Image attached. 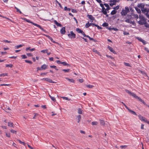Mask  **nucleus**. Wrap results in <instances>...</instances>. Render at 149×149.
Returning <instances> with one entry per match:
<instances>
[{
    "mask_svg": "<svg viewBox=\"0 0 149 149\" xmlns=\"http://www.w3.org/2000/svg\"><path fill=\"white\" fill-rule=\"evenodd\" d=\"M24 20L25 21H26V22H27L28 23H31L32 24H33V25L38 27V28H40L41 30L43 31L44 32H47L43 28H42L40 25L38 24H37L31 21L30 20H29L28 19H26V18H24Z\"/></svg>",
    "mask_w": 149,
    "mask_h": 149,
    "instance_id": "1",
    "label": "nucleus"
},
{
    "mask_svg": "<svg viewBox=\"0 0 149 149\" xmlns=\"http://www.w3.org/2000/svg\"><path fill=\"white\" fill-rule=\"evenodd\" d=\"M138 7L141 8V10L143 13H146L148 8L145 7V4L143 3L138 4Z\"/></svg>",
    "mask_w": 149,
    "mask_h": 149,
    "instance_id": "2",
    "label": "nucleus"
},
{
    "mask_svg": "<svg viewBox=\"0 0 149 149\" xmlns=\"http://www.w3.org/2000/svg\"><path fill=\"white\" fill-rule=\"evenodd\" d=\"M125 9H123L121 12V15L123 17L125 16L127 13L130 11L129 8L128 7H125Z\"/></svg>",
    "mask_w": 149,
    "mask_h": 149,
    "instance_id": "3",
    "label": "nucleus"
},
{
    "mask_svg": "<svg viewBox=\"0 0 149 149\" xmlns=\"http://www.w3.org/2000/svg\"><path fill=\"white\" fill-rule=\"evenodd\" d=\"M68 37L70 38H76V34H74L72 31L70 32V33L68 34Z\"/></svg>",
    "mask_w": 149,
    "mask_h": 149,
    "instance_id": "4",
    "label": "nucleus"
},
{
    "mask_svg": "<svg viewBox=\"0 0 149 149\" xmlns=\"http://www.w3.org/2000/svg\"><path fill=\"white\" fill-rule=\"evenodd\" d=\"M146 21L145 18L144 17H143L139 21L138 23L140 25H142L144 24V23H145Z\"/></svg>",
    "mask_w": 149,
    "mask_h": 149,
    "instance_id": "5",
    "label": "nucleus"
},
{
    "mask_svg": "<svg viewBox=\"0 0 149 149\" xmlns=\"http://www.w3.org/2000/svg\"><path fill=\"white\" fill-rule=\"evenodd\" d=\"M125 91L135 98L136 96H137L135 93H131V91H129L128 90H125Z\"/></svg>",
    "mask_w": 149,
    "mask_h": 149,
    "instance_id": "6",
    "label": "nucleus"
},
{
    "mask_svg": "<svg viewBox=\"0 0 149 149\" xmlns=\"http://www.w3.org/2000/svg\"><path fill=\"white\" fill-rule=\"evenodd\" d=\"M102 9L101 12L102 13L106 15L107 17H108V15L107 14V12L106 11V9H105L104 7H102Z\"/></svg>",
    "mask_w": 149,
    "mask_h": 149,
    "instance_id": "7",
    "label": "nucleus"
},
{
    "mask_svg": "<svg viewBox=\"0 0 149 149\" xmlns=\"http://www.w3.org/2000/svg\"><path fill=\"white\" fill-rule=\"evenodd\" d=\"M42 80H45L48 82L50 83H55V82L53 81L52 80L48 78H43L42 79Z\"/></svg>",
    "mask_w": 149,
    "mask_h": 149,
    "instance_id": "8",
    "label": "nucleus"
},
{
    "mask_svg": "<svg viewBox=\"0 0 149 149\" xmlns=\"http://www.w3.org/2000/svg\"><path fill=\"white\" fill-rule=\"evenodd\" d=\"M135 98L137 99H138L139 101L142 102L144 105H146V104L145 102L141 98L138 97L137 96H136Z\"/></svg>",
    "mask_w": 149,
    "mask_h": 149,
    "instance_id": "9",
    "label": "nucleus"
},
{
    "mask_svg": "<svg viewBox=\"0 0 149 149\" xmlns=\"http://www.w3.org/2000/svg\"><path fill=\"white\" fill-rule=\"evenodd\" d=\"M87 16L90 19L92 20L91 21V22H93V21L95 19L94 17H93V16L91 15H87Z\"/></svg>",
    "mask_w": 149,
    "mask_h": 149,
    "instance_id": "10",
    "label": "nucleus"
},
{
    "mask_svg": "<svg viewBox=\"0 0 149 149\" xmlns=\"http://www.w3.org/2000/svg\"><path fill=\"white\" fill-rule=\"evenodd\" d=\"M65 27H63L60 30V32L62 34H64L65 33Z\"/></svg>",
    "mask_w": 149,
    "mask_h": 149,
    "instance_id": "11",
    "label": "nucleus"
},
{
    "mask_svg": "<svg viewBox=\"0 0 149 149\" xmlns=\"http://www.w3.org/2000/svg\"><path fill=\"white\" fill-rule=\"evenodd\" d=\"M54 23L55 24H56L57 26H60L61 27H62V25L61 24L57 22L56 20H54Z\"/></svg>",
    "mask_w": 149,
    "mask_h": 149,
    "instance_id": "12",
    "label": "nucleus"
},
{
    "mask_svg": "<svg viewBox=\"0 0 149 149\" xmlns=\"http://www.w3.org/2000/svg\"><path fill=\"white\" fill-rule=\"evenodd\" d=\"M125 22L130 24H133L134 23V21H132L130 19H127L125 20Z\"/></svg>",
    "mask_w": 149,
    "mask_h": 149,
    "instance_id": "13",
    "label": "nucleus"
},
{
    "mask_svg": "<svg viewBox=\"0 0 149 149\" xmlns=\"http://www.w3.org/2000/svg\"><path fill=\"white\" fill-rule=\"evenodd\" d=\"M127 110L129 111L132 114L134 115L137 116V114L134 111L132 110H131L129 108L128 109H127Z\"/></svg>",
    "mask_w": 149,
    "mask_h": 149,
    "instance_id": "14",
    "label": "nucleus"
},
{
    "mask_svg": "<svg viewBox=\"0 0 149 149\" xmlns=\"http://www.w3.org/2000/svg\"><path fill=\"white\" fill-rule=\"evenodd\" d=\"M108 48L109 49V50L111 51V52H113V53L115 54L116 52L114 51L113 49L111 47L109 46L108 47Z\"/></svg>",
    "mask_w": 149,
    "mask_h": 149,
    "instance_id": "15",
    "label": "nucleus"
},
{
    "mask_svg": "<svg viewBox=\"0 0 149 149\" xmlns=\"http://www.w3.org/2000/svg\"><path fill=\"white\" fill-rule=\"evenodd\" d=\"M48 65H46L45 64H44L42 65L41 67L42 70H44L46 69Z\"/></svg>",
    "mask_w": 149,
    "mask_h": 149,
    "instance_id": "16",
    "label": "nucleus"
},
{
    "mask_svg": "<svg viewBox=\"0 0 149 149\" xmlns=\"http://www.w3.org/2000/svg\"><path fill=\"white\" fill-rule=\"evenodd\" d=\"M110 3H109V5L111 6H112L113 5H115L116 4L115 2L112 1V0H111L110 1Z\"/></svg>",
    "mask_w": 149,
    "mask_h": 149,
    "instance_id": "17",
    "label": "nucleus"
},
{
    "mask_svg": "<svg viewBox=\"0 0 149 149\" xmlns=\"http://www.w3.org/2000/svg\"><path fill=\"white\" fill-rule=\"evenodd\" d=\"M138 117H139V119L142 121H143L144 119H145V117L142 116L141 115H139L138 116Z\"/></svg>",
    "mask_w": 149,
    "mask_h": 149,
    "instance_id": "18",
    "label": "nucleus"
},
{
    "mask_svg": "<svg viewBox=\"0 0 149 149\" xmlns=\"http://www.w3.org/2000/svg\"><path fill=\"white\" fill-rule=\"evenodd\" d=\"M30 47H27L26 48V51H28L29 50L30 51H33L36 50V49L35 48H33L32 49H30Z\"/></svg>",
    "mask_w": 149,
    "mask_h": 149,
    "instance_id": "19",
    "label": "nucleus"
},
{
    "mask_svg": "<svg viewBox=\"0 0 149 149\" xmlns=\"http://www.w3.org/2000/svg\"><path fill=\"white\" fill-rule=\"evenodd\" d=\"M49 97L51 98V100L54 102H55L56 101V100L55 98L54 97L50 95L49 94Z\"/></svg>",
    "mask_w": 149,
    "mask_h": 149,
    "instance_id": "20",
    "label": "nucleus"
},
{
    "mask_svg": "<svg viewBox=\"0 0 149 149\" xmlns=\"http://www.w3.org/2000/svg\"><path fill=\"white\" fill-rule=\"evenodd\" d=\"M8 126L13 127V123L8 122Z\"/></svg>",
    "mask_w": 149,
    "mask_h": 149,
    "instance_id": "21",
    "label": "nucleus"
},
{
    "mask_svg": "<svg viewBox=\"0 0 149 149\" xmlns=\"http://www.w3.org/2000/svg\"><path fill=\"white\" fill-rule=\"evenodd\" d=\"M139 41L142 42L144 45H145L146 44V42L145 41V40H143L141 38H140L139 39Z\"/></svg>",
    "mask_w": 149,
    "mask_h": 149,
    "instance_id": "22",
    "label": "nucleus"
},
{
    "mask_svg": "<svg viewBox=\"0 0 149 149\" xmlns=\"http://www.w3.org/2000/svg\"><path fill=\"white\" fill-rule=\"evenodd\" d=\"M100 124L101 125H102V126H104V125L105 124V123L104 122V121L103 120H100Z\"/></svg>",
    "mask_w": 149,
    "mask_h": 149,
    "instance_id": "23",
    "label": "nucleus"
},
{
    "mask_svg": "<svg viewBox=\"0 0 149 149\" xmlns=\"http://www.w3.org/2000/svg\"><path fill=\"white\" fill-rule=\"evenodd\" d=\"M23 45L21 44L19 45L15 46V47L16 49H17L19 48V47H23Z\"/></svg>",
    "mask_w": 149,
    "mask_h": 149,
    "instance_id": "24",
    "label": "nucleus"
},
{
    "mask_svg": "<svg viewBox=\"0 0 149 149\" xmlns=\"http://www.w3.org/2000/svg\"><path fill=\"white\" fill-rule=\"evenodd\" d=\"M66 79H67L68 81H69L70 82L72 83H74V80L73 79H70L68 78H66Z\"/></svg>",
    "mask_w": 149,
    "mask_h": 149,
    "instance_id": "25",
    "label": "nucleus"
},
{
    "mask_svg": "<svg viewBox=\"0 0 149 149\" xmlns=\"http://www.w3.org/2000/svg\"><path fill=\"white\" fill-rule=\"evenodd\" d=\"M76 31H77L78 32V33H81L82 32V31L81 30V29H79V28H77L76 29Z\"/></svg>",
    "mask_w": 149,
    "mask_h": 149,
    "instance_id": "26",
    "label": "nucleus"
},
{
    "mask_svg": "<svg viewBox=\"0 0 149 149\" xmlns=\"http://www.w3.org/2000/svg\"><path fill=\"white\" fill-rule=\"evenodd\" d=\"M146 15L147 16V17L149 18V8H148L147 11L146 12Z\"/></svg>",
    "mask_w": 149,
    "mask_h": 149,
    "instance_id": "27",
    "label": "nucleus"
},
{
    "mask_svg": "<svg viewBox=\"0 0 149 149\" xmlns=\"http://www.w3.org/2000/svg\"><path fill=\"white\" fill-rule=\"evenodd\" d=\"M117 13V11L114 10H112L111 13V15H114L115 14H116Z\"/></svg>",
    "mask_w": 149,
    "mask_h": 149,
    "instance_id": "28",
    "label": "nucleus"
},
{
    "mask_svg": "<svg viewBox=\"0 0 149 149\" xmlns=\"http://www.w3.org/2000/svg\"><path fill=\"white\" fill-rule=\"evenodd\" d=\"M64 9L65 10L68 11H70L71 10L70 8H68L67 6L65 7Z\"/></svg>",
    "mask_w": 149,
    "mask_h": 149,
    "instance_id": "29",
    "label": "nucleus"
},
{
    "mask_svg": "<svg viewBox=\"0 0 149 149\" xmlns=\"http://www.w3.org/2000/svg\"><path fill=\"white\" fill-rule=\"evenodd\" d=\"M8 74L7 73H4L2 74H0V77L2 76L4 77L5 76H7Z\"/></svg>",
    "mask_w": 149,
    "mask_h": 149,
    "instance_id": "30",
    "label": "nucleus"
},
{
    "mask_svg": "<svg viewBox=\"0 0 149 149\" xmlns=\"http://www.w3.org/2000/svg\"><path fill=\"white\" fill-rule=\"evenodd\" d=\"M135 9L138 13H141V11L140 9H139L137 7H136Z\"/></svg>",
    "mask_w": 149,
    "mask_h": 149,
    "instance_id": "31",
    "label": "nucleus"
},
{
    "mask_svg": "<svg viewBox=\"0 0 149 149\" xmlns=\"http://www.w3.org/2000/svg\"><path fill=\"white\" fill-rule=\"evenodd\" d=\"M109 24H108L107 22H104L103 23L102 26L104 27H107L108 26Z\"/></svg>",
    "mask_w": 149,
    "mask_h": 149,
    "instance_id": "32",
    "label": "nucleus"
},
{
    "mask_svg": "<svg viewBox=\"0 0 149 149\" xmlns=\"http://www.w3.org/2000/svg\"><path fill=\"white\" fill-rule=\"evenodd\" d=\"M78 113L79 114H81L82 113V110L80 108H79L78 111Z\"/></svg>",
    "mask_w": 149,
    "mask_h": 149,
    "instance_id": "33",
    "label": "nucleus"
},
{
    "mask_svg": "<svg viewBox=\"0 0 149 149\" xmlns=\"http://www.w3.org/2000/svg\"><path fill=\"white\" fill-rule=\"evenodd\" d=\"M50 67L52 68H53L55 69L56 70H58V69L56 68V67L55 65H50Z\"/></svg>",
    "mask_w": 149,
    "mask_h": 149,
    "instance_id": "34",
    "label": "nucleus"
},
{
    "mask_svg": "<svg viewBox=\"0 0 149 149\" xmlns=\"http://www.w3.org/2000/svg\"><path fill=\"white\" fill-rule=\"evenodd\" d=\"M25 61L26 63H29L31 64H32L33 63L31 61L27 60H25Z\"/></svg>",
    "mask_w": 149,
    "mask_h": 149,
    "instance_id": "35",
    "label": "nucleus"
},
{
    "mask_svg": "<svg viewBox=\"0 0 149 149\" xmlns=\"http://www.w3.org/2000/svg\"><path fill=\"white\" fill-rule=\"evenodd\" d=\"M62 71H64L65 72H67L70 71V69H63Z\"/></svg>",
    "mask_w": 149,
    "mask_h": 149,
    "instance_id": "36",
    "label": "nucleus"
},
{
    "mask_svg": "<svg viewBox=\"0 0 149 149\" xmlns=\"http://www.w3.org/2000/svg\"><path fill=\"white\" fill-rule=\"evenodd\" d=\"M98 122H92L91 123V124L92 125H97L98 124Z\"/></svg>",
    "mask_w": 149,
    "mask_h": 149,
    "instance_id": "37",
    "label": "nucleus"
},
{
    "mask_svg": "<svg viewBox=\"0 0 149 149\" xmlns=\"http://www.w3.org/2000/svg\"><path fill=\"white\" fill-rule=\"evenodd\" d=\"M13 66L12 64H6V67H10L12 68Z\"/></svg>",
    "mask_w": 149,
    "mask_h": 149,
    "instance_id": "38",
    "label": "nucleus"
},
{
    "mask_svg": "<svg viewBox=\"0 0 149 149\" xmlns=\"http://www.w3.org/2000/svg\"><path fill=\"white\" fill-rule=\"evenodd\" d=\"M62 98H63V99H65L67 100H68V101H70V99H69L68 97H61Z\"/></svg>",
    "mask_w": 149,
    "mask_h": 149,
    "instance_id": "39",
    "label": "nucleus"
},
{
    "mask_svg": "<svg viewBox=\"0 0 149 149\" xmlns=\"http://www.w3.org/2000/svg\"><path fill=\"white\" fill-rule=\"evenodd\" d=\"M124 64L126 66H128V67H131V65H130V64L129 63L124 62Z\"/></svg>",
    "mask_w": 149,
    "mask_h": 149,
    "instance_id": "40",
    "label": "nucleus"
},
{
    "mask_svg": "<svg viewBox=\"0 0 149 149\" xmlns=\"http://www.w3.org/2000/svg\"><path fill=\"white\" fill-rule=\"evenodd\" d=\"M61 64H63L64 65H69L66 62H63L61 63Z\"/></svg>",
    "mask_w": 149,
    "mask_h": 149,
    "instance_id": "41",
    "label": "nucleus"
},
{
    "mask_svg": "<svg viewBox=\"0 0 149 149\" xmlns=\"http://www.w3.org/2000/svg\"><path fill=\"white\" fill-rule=\"evenodd\" d=\"M41 52H42L43 53H47L48 52V50L47 49L45 50H41Z\"/></svg>",
    "mask_w": 149,
    "mask_h": 149,
    "instance_id": "42",
    "label": "nucleus"
},
{
    "mask_svg": "<svg viewBox=\"0 0 149 149\" xmlns=\"http://www.w3.org/2000/svg\"><path fill=\"white\" fill-rule=\"evenodd\" d=\"M17 140L19 142V143L21 144H23V145H25V143L24 142L22 141L21 140L19 139H17Z\"/></svg>",
    "mask_w": 149,
    "mask_h": 149,
    "instance_id": "43",
    "label": "nucleus"
},
{
    "mask_svg": "<svg viewBox=\"0 0 149 149\" xmlns=\"http://www.w3.org/2000/svg\"><path fill=\"white\" fill-rule=\"evenodd\" d=\"M144 23V24L146 27L149 28V24L147 23L146 21Z\"/></svg>",
    "mask_w": 149,
    "mask_h": 149,
    "instance_id": "44",
    "label": "nucleus"
},
{
    "mask_svg": "<svg viewBox=\"0 0 149 149\" xmlns=\"http://www.w3.org/2000/svg\"><path fill=\"white\" fill-rule=\"evenodd\" d=\"M49 39L51 41V42H52L53 43H57V42H56L55 41H54L53 40V38L51 37H50V38H49Z\"/></svg>",
    "mask_w": 149,
    "mask_h": 149,
    "instance_id": "45",
    "label": "nucleus"
},
{
    "mask_svg": "<svg viewBox=\"0 0 149 149\" xmlns=\"http://www.w3.org/2000/svg\"><path fill=\"white\" fill-rule=\"evenodd\" d=\"M120 147L122 149L126 148L127 147V146L126 145L120 146Z\"/></svg>",
    "mask_w": 149,
    "mask_h": 149,
    "instance_id": "46",
    "label": "nucleus"
},
{
    "mask_svg": "<svg viewBox=\"0 0 149 149\" xmlns=\"http://www.w3.org/2000/svg\"><path fill=\"white\" fill-rule=\"evenodd\" d=\"M86 86L88 88H92L93 87V85H90V84L87 85Z\"/></svg>",
    "mask_w": 149,
    "mask_h": 149,
    "instance_id": "47",
    "label": "nucleus"
},
{
    "mask_svg": "<svg viewBox=\"0 0 149 149\" xmlns=\"http://www.w3.org/2000/svg\"><path fill=\"white\" fill-rule=\"evenodd\" d=\"M72 12L73 13H77V11L76 10L73 9H72L71 10Z\"/></svg>",
    "mask_w": 149,
    "mask_h": 149,
    "instance_id": "48",
    "label": "nucleus"
},
{
    "mask_svg": "<svg viewBox=\"0 0 149 149\" xmlns=\"http://www.w3.org/2000/svg\"><path fill=\"white\" fill-rule=\"evenodd\" d=\"M21 57L23 59H25L27 58V56H26L25 55H21Z\"/></svg>",
    "mask_w": 149,
    "mask_h": 149,
    "instance_id": "49",
    "label": "nucleus"
},
{
    "mask_svg": "<svg viewBox=\"0 0 149 149\" xmlns=\"http://www.w3.org/2000/svg\"><path fill=\"white\" fill-rule=\"evenodd\" d=\"M95 26L97 27L98 29H102V28L99 25H97V24L95 25Z\"/></svg>",
    "mask_w": 149,
    "mask_h": 149,
    "instance_id": "50",
    "label": "nucleus"
},
{
    "mask_svg": "<svg viewBox=\"0 0 149 149\" xmlns=\"http://www.w3.org/2000/svg\"><path fill=\"white\" fill-rule=\"evenodd\" d=\"M3 41L5 42H7L8 43H12V42L10 41H9L7 40H3Z\"/></svg>",
    "mask_w": 149,
    "mask_h": 149,
    "instance_id": "51",
    "label": "nucleus"
},
{
    "mask_svg": "<svg viewBox=\"0 0 149 149\" xmlns=\"http://www.w3.org/2000/svg\"><path fill=\"white\" fill-rule=\"evenodd\" d=\"M34 115L33 118V119H35L36 118V117L38 116V114L37 113H34Z\"/></svg>",
    "mask_w": 149,
    "mask_h": 149,
    "instance_id": "52",
    "label": "nucleus"
},
{
    "mask_svg": "<svg viewBox=\"0 0 149 149\" xmlns=\"http://www.w3.org/2000/svg\"><path fill=\"white\" fill-rule=\"evenodd\" d=\"M141 72L142 74H143L144 76L148 77L146 74L145 73V72L141 71Z\"/></svg>",
    "mask_w": 149,
    "mask_h": 149,
    "instance_id": "53",
    "label": "nucleus"
},
{
    "mask_svg": "<svg viewBox=\"0 0 149 149\" xmlns=\"http://www.w3.org/2000/svg\"><path fill=\"white\" fill-rule=\"evenodd\" d=\"M119 8V6H116L115 7H114L113 8L114 9V10H117Z\"/></svg>",
    "mask_w": 149,
    "mask_h": 149,
    "instance_id": "54",
    "label": "nucleus"
},
{
    "mask_svg": "<svg viewBox=\"0 0 149 149\" xmlns=\"http://www.w3.org/2000/svg\"><path fill=\"white\" fill-rule=\"evenodd\" d=\"M10 85L9 84H1L0 85V86H9Z\"/></svg>",
    "mask_w": 149,
    "mask_h": 149,
    "instance_id": "55",
    "label": "nucleus"
},
{
    "mask_svg": "<svg viewBox=\"0 0 149 149\" xmlns=\"http://www.w3.org/2000/svg\"><path fill=\"white\" fill-rule=\"evenodd\" d=\"M27 55L28 56H33V55L32 54V53H27Z\"/></svg>",
    "mask_w": 149,
    "mask_h": 149,
    "instance_id": "56",
    "label": "nucleus"
},
{
    "mask_svg": "<svg viewBox=\"0 0 149 149\" xmlns=\"http://www.w3.org/2000/svg\"><path fill=\"white\" fill-rule=\"evenodd\" d=\"M10 132H11L12 133H15V134H16V132H17V131H15V130H10Z\"/></svg>",
    "mask_w": 149,
    "mask_h": 149,
    "instance_id": "57",
    "label": "nucleus"
},
{
    "mask_svg": "<svg viewBox=\"0 0 149 149\" xmlns=\"http://www.w3.org/2000/svg\"><path fill=\"white\" fill-rule=\"evenodd\" d=\"M121 103H122L123 105L127 109L129 108L126 105V104L124 103L123 102H121Z\"/></svg>",
    "mask_w": 149,
    "mask_h": 149,
    "instance_id": "58",
    "label": "nucleus"
},
{
    "mask_svg": "<svg viewBox=\"0 0 149 149\" xmlns=\"http://www.w3.org/2000/svg\"><path fill=\"white\" fill-rule=\"evenodd\" d=\"M123 34L125 35H128L129 34V33L127 32H124Z\"/></svg>",
    "mask_w": 149,
    "mask_h": 149,
    "instance_id": "59",
    "label": "nucleus"
},
{
    "mask_svg": "<svg viewBox=\"0 0 149 149\" xmlns=\"http://www.w3.org/2000/svg\"><path fill=\"white\" fill-rule=\"evenodd\" d=\"M77 119L78 120H81V115H79L77 117Z\"/></svg>",
    "mask_w": 149,
    "mask_h": 149,
    "instance_id": "60",
    "label": "nucleus"
},
{
    "mask_svg": "<svg viewBox=\"0 0 149 149\" xmlns=\"http://www.w3.org/2000/svg\"><path fill=\"white\" fill-rule=\"evenodd\" d=\"M37 71L38 70H42V68H41H41L40 67H37Z\"/></svg>",
    "mask_w": 149,
    "mask_h": 149,
    "instance_id": "61",
    "label": "nucleus"
},
{
    "mask_svg": "<svg viewBox=\"0 0 149 149\" xmlns=\"http://www.w3.org/2000/svg\"><path fill=\"white\" fill-rule=\"evenodd\" d=\"M106 56L108 57V58H110L112 59H114V58L113 57L111 56H109L108 55H106Z\"/></svg>",
    "mask_w": 149,
    "mask_h": 149,
    "instance_id": "62",
    "label": "nucleus"
},
{
    "mask_svg": "<svg viewBox=\"0 0 149 149\" xmlns=\"http://www.w3.org/2000/svg\"><path fill=\"white\" fill-rule=\"evenodd\" d=\"M1 53L2 55H4L7 54V52H1Z\"/></svg>",
    "mask_w": 149,
    "mask_h": 149,
    "instance_id": "63",
    "label": "nucleus"
},
{
    "mask_svg": "<svg viewBox=\"0 0 149 149\" xmlns=\"http://www.w3.org/2000/svg\"><path fill=\"white\" fill-rule=\"evenodd\" d=\"M144 49L146 51H147L148 53H149V50H148V48H146V47H145Z\"/></svg>",
    "mask_w": 149,
    "mask_h": 149,
    "instance_id": "64",
    "label": "nucleus"
}]
</instances>
